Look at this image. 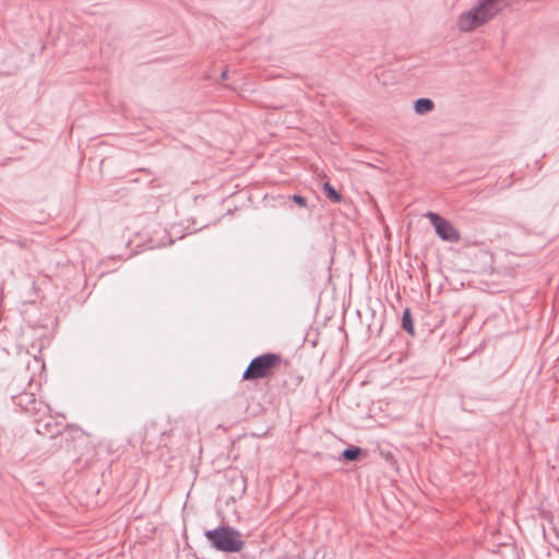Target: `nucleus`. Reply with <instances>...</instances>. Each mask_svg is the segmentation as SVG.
Wrapping results in <instances>:
<instances>
[{
    "label": "nucleus",
    "instance_id": "3",
    "mask_svg": "<svg viewBox=\"0 0 559 559\" xmlns=\"http://www.w3.org/2000/svg\"><path fill=\"white\" fill-rule=\"evenodd\" d=\"M282 357L278 354L267 353L253 358L242 374L243 380H258L266 378L281 366Z\"/></svg>",
    "mask_w": 559,
    "mask_h": 559
},
{
    "label": "nucleus",
    "instance_id": "10",
    "mask_svg": "<svg viewBox=\"0 0 559 559\" xmlns=\"http://www.w3.org/2000/svg\"><path fill=\"white\" fill-rule=\"evenodd\" d=\"M226 76H227V72H226V71H224V72L222 73V78H223V79H226Z\"/></svg>",
    "mask_w": 559,
    "mask_h": 559
},
{
    "label": "nucleus",
    "instance_id": "9",
    "mask_svg": "<svg viewBox=\"0 0 559 559\" xmlns=\"http://www.w3.org/2000/svg\"><path fill=\"white\" fill-rule=\"evenodd\" d=\"M293 200L300 206H306V199L304 197L295 194L293 195Z\"/></svg>",
    "mask_w": 559,
    "mask_h": 559
},
{
    "label": "nucleus",
    "instance_id": "7",
    "mask_svg": "<svg viewBox=\"0 0 559 559\" xmlns=\"http://www.w3.org/2000/svg\"><path fill=\"white\" fill-rule=\"evenodd\" d=\"M402 326L405 331H407L408 333L413 334L414 333V325H413V320H412V316H411V311L408 308H406L403 312V317H402Z\"/></svg>",
    "mask_w": 559,
    "mask_h": 559
},
{
    "label": "nucleus",
    "instance_id": "8",
    "mask_svg": "<svg viewBox=\"0 0 559 559\" xmlns=\"http://www.w3.org/2000/svg\"><path fill=\"white\" fill-rule=\"evenodd\" d=\"M360 449L357 447H349L344 450L343 457L347 461H354L358 457Z\"/></svg>",
    "mask_w": 559,
    "mask_h": 559
},
{
    "label": "nucleus",
    "instance_id": "1",
    "mask_svg": "<svg viewBox=\"0 0 559 559\" xmlns=\"http://www.w3.org/2000/svg\"><path fill=\"white\" fill-rule=\"evenodd\" d=\"M504 7V0H477L457 16L456 26L461 32H473L493 20Z\"/></svg>",
    "mask_w": 559,
    "mask_h": 559
},
{
    "label": "nucleus",
    "instance_id": "4",
    "mask_svg": "<svg viewBox=\"0 0 559 559\" xmlns=\"http://www.w3.org/2000/svg\"><path fill=\"white\" fill-rule=\"evenodd\" d=\"M426 217L435 227L436 234L445 241L457 242L461 238L459 230L444 217L437 213L428 212Z\"/></svg>",
    "mask_w": 559,
    "mask_h": 559
},
{
    "label": "nucleus",
    "instance_id": "2",
    "mask_svg": "<svg viewBox=\"0 0 559 559\" xmlns=\"http://www.w3.org/2000/svg\"><path fill=\"white\" fill-rule=\"evenodd\" d=\"M204 535L214 549L223 552H238L245 547L241 533L230 526H218Z\"/></svg>",
    "mask_w": 559,
    "mask_h": 559
},
{
    "label": "nucleus",
    "instance_id": "5",
    "mask_svg": "<svg viewBox=\"0 0 559 559\" xmlns=\"http://www.w3.org/2000/svg\"><path fill=\"white\" fill-rule=\"evenodd\" d=\"M435 107V104L429 98H419L415 102L414 109L418 115H425L431 111Z\"/></svg>",
    "mask_w": 559,
    "mask_h": 559
},
{
    "label": "nucleus",
    "instance_id": "6",
    "mask_svg": "<svg viewBox=\"0 0 559 559\" xmlns=\"http://www.w3.org/2000/svg\"><path fill=\"white\" fill-rule=\"evenodd\" d=\"M325 195L335 203L341 202L342 195L329 183L323 185Z\"/></svg>",
    "mask_w": 559,
    "mask_h": 559
}]
</instances>
